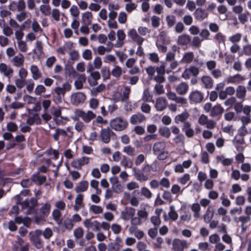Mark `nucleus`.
<instances>
[{
	"mask_svg": "<svg viewBox=\"0 0 251 251\" xmlns=\"http://www.w3.org/2000/svg\"><path fill=\"white\" fill-rule=\"evenodd\" d=\"M146 71L151 79L154 80L157 82H163L165 80L164 75L165 72V63L162 62L161 65L157 67L150 66L146 69Z\"/></svg>",
	"mask_w": 251,
	"mask_h": 251,
	"instance_id": "f257e3e1",
	"label": "nucleus"
},
{
	"mask_svg": "<svg viewBox=\"0 0 251 251\" xmlns=\"http://www.w3.org/2000/svg\"><path fill=\"white\" fill-rule=\"evenodd\" d=\"M75 116L72 117V119L74 121L78 120L81 118L85 123H89L92 120L96 117V114L92 111L88 110L85 112L81 109H75Z\"/></svg>",
	"mask_w": 251,
	"mask_h": 251,
	"instance_id": "f03ea898",
	"label": "nucleus"
},
{
	"mask_svg": "<svg viewBox=\"0 0 251 251\" xmlns=\"http://www.w3.org/2000/svg\"><path fill=\"white\" fill-rule=\"evenodd\" d=\"M153 151L159 160L165 159L168 155V151L166 150V143L164 142H157L153 146Z\"/></svg>",
	"mask_w": 251,
	"mask_h": 251,
	"instance_id": "7ed1b4c3",
	"label": "nucleus"
},
{
	"mask_svg": "<svg viewBox=\"0 0 251 251\" xmlns=\"http://www.w3.org/2000/svg\"><path fill=\"white\" fill-rule=\"evenodd\" d=\"M127 125L126 120L122 117L115 118L110 121V127L116 131H122L126 128Z\"/></svg>",
	"mask_w": 251,
	"mask_h": 251,
	"instance_id": "20e7f679",
	"label": "nucleus"
},
{
	"mask_svg": "<svg viewBox=\"0 0 251 251\" xmlns=\"http://www.w3.org/2000/svg\"><path fill=\"white\" fill-rule=\"evenodd\" d=\"M36 200L35 199L31 200H26L22 203V206L24 213L27 214H30L34 211V207L36 205Z\"/></svg>",
	"mask_w": 251,
	"mask_h": 251,
	"instance_id": "39448f33",
	"label": "nucleus"
},
{
	"mask_svg": "<svg viewBox=\"0 0 251 251\" xmlns=\"http://www.w3.org/2000/svg\"><path fill=\"white\" fill-rule=\"evenodd\" d=\"M189 244L186 240L176 238L173 241L172 250L173 251H183L188 248Z\"/></svg>",
	"mask_w": 251,
	"mask_h": 251,
	"instance_id": "423d86ee",
	"label": "nucleus"
},
{
	"mask_svg": "<svg viewBox=\"0 0 251 251\" xmlns=\"http://www.w3.org/2000/svg\"><path fill=\"white\" fill-rule=\"evenodd\" d=\"M86 100V96L82 92L73 93L71 96V102L72 104L77 106L84 103Z\"/></svg>",
	"mask_w": 251,
	"mask_h": 251,
	"instance_id": "0eeeda50",
	"label": "nucleus"
},
{
	"mask_svg": "<svg viewBox=\"0 0 251 251\" xmlns=\"http://www.w3.org/2000/svg\"><path fill=\"white\" fill-rule=\"evenodd\" d=\"M72 89V85L68 82H64L61 87L58 86L54 88V92L60 98L64 97L67 92L70 91Z\"/></svg>",
	"mask_w": 251,
	"mask_h": 251,
	"instance_id": "6e6552de",
	"label": "nucleus"
},
{
	"mask_svg": "<svg viewBox=\"0 0 251 251\" xmlns=\"http://www.w3.org/2000/svg\"><path fill=\"white\" fill-rule=\"evenodd\" d=\"M89 162V157L82 156L73 160L71 163V165L75 169H80L83 166L88 164Z\"/></svg>",
	"mask_w": 251,
	"mask_h": 251,
	"instance_id": "1a4fd4ad",
	"label": "nucleus"
},
{
	"mask_svg": "<svg viewBox=\"0 0 251 251\" xmlns=\"http://www.w3.org/2000/svg\"><path fill=\"white\" fill-rule=\"evenodd\" d=\"M128 36L138 45H142L144 41V38L142 37L138 34L137 31L135 29H131L128 31Z\"/></svg>",
	"mask_w": 251,
	"mask_h": 251,
	"instance_id": "9d476101",
	"label": "nucleus"
},
{
	"mask_svg": "<svg viewBox=\"0 0 251 251\" xmlns=\"http://www.w3.org/2000/svg\"><path fill=\"white\" fill-rule=\"evenodd\" d=\"M83 225L88 230L92 229L94 231L100 230V223L97 221H91L90 219H86L83 222Z\"/></svg>",
	"mask_w": 251,
	"mask_h": 251,
	"instance_id": "9b49d317",
	"label": "nucleus"
},
{
	"mask_svg": "<svg viewBox=\"0 0 251 251\" xmlns=\"http://www.w3.org/2000/svg\"><path fill=\"white\" fill-rule=\"evenodd\" d=\"M135 209L131 207H126L121 213V218L127 221L133 217L135 215Z\"/></svg>",
	"mask_w": 251,
	"mask_h": 251,
	"instance_id": "f8f14e48",
	"label": "nucleus"
},
{
	"mask_svg": "<svg viewBox=\"0 0 251 251\" xmlns=\"http://www.w3.org/2000/svg\"><path fill=\"white\" fill-rule=\"evenodd\" d=\"M167 106V101L165 98L160 97L156 100L154 107L158 111H162L165 109Z\"/></svg>",
	"mask_w": 251,
	"mask_h": 251,
	"instance_id": "ddd939ff",
	"label": "nucleus"
},
{
	"mask_svg": "<svg viewBox=\"0 0 251 251\" xmlns=\"http://www.w3.org/2000/svg\"><path fill=\"white\" fill-rule=\"evenodd\" d=\"M203 95L198 91L192 92L189 95V99L191 103H197L201 102L203 99Z\"/></svg>",
	"mask_w": 251,
	"mask_h": 251,
	"instance_id": "4468645a",
	"label": "nucleus"
},
{
	"mask_svg": "<svg viewBox=\"0 0 251 251\" xmlns=\"http://www.w3.org/2000/svg\"><path fill=\"white\" fill-rule=\"evenodd\" d=\"M146 120L145 116L141 113H138L132 115L130 118V122L132 125H137Z\"/></svg>",
	"mask_w": 251,
	"mask_h": 251,
	"instance_id": "2eb2a0df",
	"label": "nucleus"
},
{
	"mask_svg": "<svg viewBox=\"0 0 251 251\" xmlns=\"http://www.w3.org/2000/svg\"><path fill=\"white\" fill-rule=\"evenodd\" d=\"M0 72L5 76L10 78L14 71L10 66L7 65L5 63L0 64Z\"/></svg>",
	"mask_w": 251,
	"mask_h": 251,
	"instance_id": "dca6fc26",
	"label": "nucleus"
},
{
	"mask_svg": "<svg viewBox=\"0 0 251 251\" xmlns=\"http://www.w3.org/2000/svg\"><path fill=\"white\" fill-rule=\"evenodd\" d=\"M30 71L31 74L32 78L33 80H37L42 78V73L36 65H31L30 67Z\"/></svg>",
	"mask_w": 251,
	"mask_h": 251,
	"instance_id": "f3484780",
	"label": "nucleus"
},
{
	"mask_svg": "<svg viewBox=\"0 0 251 251\" xmlns=\"http://www.w3.org/2000/svg\"><path fill=\"white\" fill-rule=\"evenodd\" d=\"M245 79L244 76L240 74H236L232 76H228L225 80L227 83L238 84Z\"/></svg>",
	"mask_w": 251,
	"mask_h": 251,
	"instance_id": "a211bd4d",
	"label": "nucleus"
},
{
	"mask_svg": "<svg viewBox=\"0 0 251 251\" xmlns=\"http://www.w3.org/2000/svg\"><path fill=\"white\" fill-rule=\"evenodd\" d=\"M208 12L204 9L197 8L194 13V16L196 19L201 21L208 17Z\"/></svg>",
	"mask_w": 251,
	"mask_h": 251,
	"instance_id": "6ab92c4d",
	"label": "nucleus"
},
{
	"mask_svg": "<svg viewBox=\"0 0 251 251\" xmlns=\"http://www.w3.org/2000/svg\"><path fill=\"white\" fill-rule=\"evenodd\" d=\"M112 133L109 128L102 129L100 131V137L104 143H108L110 141L111 134Z\"/></svg>",
	"mask_w": 251,
	"mask_h": 251,
	"instance_id": "aec40b11",
	"label": "nucleus"
},
{
	"mask_svg": "<svg viewBox=\"0 0 251 251\" xmlns=\"http://www.w3.org/2000/svg\"><path fill=\"white\" fill-rule=\"evenodd\" d=\"M24 61V56L22 53H20L15 56L12 59V63L13 65L17 67H21L23 66Z\"/></svg>",
	"mask_w": 251,
	"mask_h": 251,
	"instance_id": "412c9836",
	"label": "nucleus"
},
{
	"mask_svg": "<svg viewBox=\"0 0 251 251\" xmlns=\"http://www.w3.org/2000/svg\"><path fill=\"white\" fill-rule=\"evenodd\" d=\"M89 186V183L86 180H83L80 182L75 187L76 193L80 194L81 192H84L87 190Z\"/></svg>",
	"mask_w": 251,
	"mask_h": 251,
	"instance_id": "4be33fe9",
	"label": "nucleus"
},
{
	"mask_svg": "<svg viewBox=\"0 0 251 251\" xmlns=\"http://www.w3.org/2000/svg\"><path fill=\"white\" fill-rule=\"evenodd\" d=\"M117 37L118 40L115 44V47L116 48H121L124 44V40L126 37V34L124 31L122 30H119L117 31Z\"/></svg>",
	"mask_w": 251,
	"mask_h": 251,
	"instance_id": "5701e85b",
	"label": "nucleus"
},
{
	"mask_svg": "<svg viewBox=\"0 0 251 251\" xmlns=\"http://www.w3.org/2000/svg\"><path fill=\"white\" fill-rule=\"evenodd\" d=\"M189 86L186 82H181L176 86V92L180 95H185L188 91Z\"/></svg>",
	"mask_w": 251,
	"mask_h": 251,
	"instance_id": "b1692460",
	"label": "nucleus"
},
{
	"mask_svg": "<svg viewBox=\"0 0 251 251\" xmlns=\"http://www.w3.org/2000/svg\"><path fill=\"white\" fill-rule=\"evenodd\" d=\"M182 130L186 136L189 138L192 137L194 135V130L191 127L189 122L184 123L182 127Z\"/></svg>",
	"mask_w": 251,
	"mask_h": 251,
	"instance_id": "393cba45",
	"label": "nucleus"
},
{
	"mask_svg": "<svg viewBox=\"0 0 251 251\" xmlns=\"http://www.w3.org/2000/svg\"><path fill=\"white\" fill-rule=\"evenodd\" d=\"M82 23L84 25H90L93 20V15L91 12L87 11L82 14Z\"/></svg>",
	"mask_w": 251,
	"mask_h": 251,
	"instance_id": "a878e982",
	"label": "nucleus"
},
{
	"mask_svg": "<svg viewBox=\"0 0 251 251\" xmlns=\"http://www.w3.org/2000/svg\"><path fill=\"white\" fill-rule=\"evenodd\" d=\"M84 195L82 194H78L75 200V203L74 207V210L76 211H78L83 206L82 201Z\"/></svg>",
	"mask_w": 251,
	"mask_h": 251,
	"instance_id": "bb28decb",
	"label": "nucleus"
},
{
	"mask_svg": "<svg viewBox=\"0 0 251 251\" xmlns=\"http://www.w3.org/2000/svg\"><path fill=\"white\" fill-rule=\"evenodd\" d=\"M194 58V55L193 52L189 51L185 52L183 55L182 58L180 61V63L182 64H189L192 62Z\"/></svg>",
	"mask_w": 251,
	"mask_h": 251,
	"instance_id": "cd10ccee",
	"label": "nucleus"
},
{
	"mask_svg": "<svg viewBox=\"0 0 251 251\" xmlns=\"http://www.w3.org/2000/svg\"><path fill=\"white\" fill-rule=\"evenodd\" d=\"M26 124L29 126L32 125L34 124L40 125L42 124V120L38 114H35L32 116L28 118L26 120Z\"/></svg>",
	"mask_w": 251,
	"mask_h": 251,
	"instance_id": "c85d7f7f",
	"label": "nucleus"
},
{
	"mask_svg": "<svg viewBox=\"0 0 251 251\" xmlns=\"http://www.w3.org/2000/svg\"><path fill=\"white\" fill-rule=\"evenodd\" d=\"M189 117V113L186 111H184L181 113V114L176 115L175 117V121L176 124H178L179 123H183L184 124V123L187 122H186V121L188 119Z\"/></svg>",
	"mask_w": 251,
	"mask_h": 251,
	"instance_id": "c756f323",
	"label": "nucleus"
},
{
	"mask_svg": "<svg viewBox=\"0 0 251 251\" xmlns=\"http://www.w3.org/2000/svg\"><path fill=\"white\" fill-rule=\"evenodd\" d=\"M236 96L237 98L244 100L246 95V89L244 86L239 85L236 89Z\"/></svg>",
	"mask_w": 251,
	"mask_h": 251,
	"instance_id": "7c9ffc66",
	"label": "nucleus"
},
{
	"mask_svg": "<svg viewBox=\"0 0 251 251\" xmlns=\"http://www.w3.org/2000/svg\"><path fill=\"white\" fill-rule=\"evenodd\" d=\"M85 80V75H80L74 82V85L75 88L77 90L82 89Z\"/></svg>",
	"mask_w": 251,
	"mask_h": 251,
	"instance_id": "2f4dec72",
	"label": "nucleus"
},
{
	"mask_svg": "<svg viewBox=\"0 0 251 251\" xmlns=\"http://www.w3.org/2000/svg\"><path fill=\"white\" fill-rule=\"evenodd\" d=\"M214 215V210L211 207H209L206 210L205 213L203 216V220L205 223H209L212 220Z\"/></svg>",
	"mask_w": 251,
	"mask_h": 251,
	"instance_id": "473e14b6",
	"label": "nucleus"
},
{
	"mask_svg": "<svg viewBox=\"0 0 251 251\" xmlns=\"http://www.w3.org/2000/svg\"><path fill=\"white\" fill-rule=\"evenodd\" d=\"M238 219L239 221L241 223V226L242 229L246 230L248 226L247 224L251 221V217H249V216H241L239 217Z\"/></svg>",
	"mask_w": 251,
	"mask_h": 251,
	"instance_id": "72a5a7b5",
	"label": "nucleus"
},
{
	"mask_svg": "<svg viewBox=\"0 0 251 251\" xmlns=\"http://www.w3.org/2000/svg\"><path fill=\"white\" fill-rule=\"evenodd\" d=\"M190 42V37L189 35L183 34L178 36L177 43L181 46L187 45Z\"/></svg>",
	"mask_w": 251,
	"mask_h": 251,
	"instance_id": "f704fd0d",
	"label": "nucleus"
},
{
	"mask_svg": "<svg viewBox=\"0 0 251 251\" xmlns=\"http://www.w3.org/2000/svg\"><path fill=\"white\" fill-rule=\"evenodd\" d=\"M201 82L206 88H211L213 84L212 78L209 76H203L201 78Z\"/></svg>",
	"mask_w": 251,
	"mask_h": 251,
	"instance_id": "c9c22d12",
	"label": "nucleus"
},
{
	"mask_svg": "<svg viewBox=\"0 0 251 251\" xmlns=\"http://www.w3.org/2000/svg\"><path fill=\"white\" fill-rule=\"evenodd\" d=\"M31 179L32 181L41 185L46 181V177L44 176H40L38 173H37L32 175Z\"/></svg>",
	"mask_w": 251,
	"mask_h": 251,
	"instance_id": "e433bc0d",
	"label": "nucleus"
},
{
	"mask_svg": "<svg viewBox=\"0 0 251 251\" xmlns=\"http://www.w3.org/2000/svg\"><path fill=\"white\" fill-rule=\"evenodd\" d=\"M158 132L161 136L166 138H170L171 135L170 129L167 126L160 127L158 129Z\"/></svg>",
	"mask_w": 251,
	"mask_h": 251,
	"instance_id": "4c0bfd02",
	"label": "nucleus"
},
{
	"mask_svg": "<svg viewBox=\"0 0 251 251\" xmlns=\"http://www.w3.org/2000/svg\"><path fill=\"white\" fill-rule=\"evenodd\" d=\"M68 134L66 130L58 128L56 129L53 135V137L55 141H58L59 136H62L63 137H65L68 136Z\"/></svg>",
	"mask_w": 251,
	"mask_h": 251,
	"instance_id": "58836bf2",
	"label": "nucleus"
},
{
	"mask_svg": "<svg viewBox=\"0 0 251 251\" xmlns=\"http://www.w3.org/2000/svg\"><path fill=\"white\" fill-rule=\"evenodd\" d=\"M224 109L220 105H216L211 109L210 115L212 117H215L223 113Z\"/></svg>",
	"mask_w": 251,
	"mask_h": 251,
	"instance_id": "ea45409f",
	"label": "nucleus"
},
{
	"mask_svg": "<svg viewBox=\"0 0 251 251\" xmlns=\"http://www.w3.org/2000/svg\"><path fill=\"white\" fill-rule=\"evenodd\" d=\"M133 171L134 172V176L137 180L140 181H145L148 179V176H147L144 175L140 171H136L135 168L133 169Z\"/></svg>",
	"mask_w": 251,
	"mask_h": 251,
	"instance_id": "a19ab883",
	"label": "nucleus"
},
{
	"mask_svg": "<svg viewBox=\"0 0 251 251\" xmlns=\"http://www.w3.org/2000/svg\"><path fill=\"white\" fill-rule=\"evenodd\" d=\"M130 93V88L129 86H125L124 87V90L123 91V94L121 97V100L123 102H127L128 99L129 95Z\"/></svg>",
	"mask_w": 251,
	"mask_h": 251,
	"instance_id": "79ce46f5",
	"label": "nucleus"
},
{
	"mask_svg": "<svg viewBox=\"0 0 251 251\" xmlns=\"http://www.w3.org/2000/svg\"><path fill=\"white\" fill-rule=\"evenodd\" d=\"M63 162V158H62L57 164L52 163L50 159H47L46 160V164L48 166H51L55 168V170L54 171L55 175H56L59 167L62 165Z\"/></svg>",
	"mask_w": 251,
	"mask_h": 251,
	"instance_id": "37998d69",
	"label": "nucleus"
},
{
	"mask_svg": "<svg viewBox=\"0 0 251 251\" xmlns=\"http://www.w3.org/2000/svg\"><path fill=\"white\" fill-rule=\"evenodd\" d=\"M112 76L116 78H119L123 73V70L121 67L116 65H114L113 68L111 72Z\"/></svg>",
	"mask_w": 251,
	"mask_h": 251,
	"instance_id": "c03bdc74",
	"label": "nucleus"
},
{
	"mask_svg": "<svg viewBox=\"0 0 251 251\" xmlns=\"http://www.w3.org/2000/svg\"><path fill=\"white\" fill-rule=\"evenodd\" d=\"M50 204L46 202L44 203L43 206L40 208V212L42 215H44L45 217H48L50 211Z\"/></svg>",
	"mask_w": 251,
	"mask_h": 251,
	"instance_id": "a18cd8bd",
	"label": "nucleus"
},
{
	"mask_svg": "<svg viewBox=\"0 0 251 251\" xmlns=\"http://www.w3.org/2000/svg\"><path fill=\"white\" fill-rule=\"evenodd\" d=\"M201 209L200 205L198 203H195L192 205L191 210L194 213L193 216L194 218L198 219L200 217Z\"/></svg>",
	"mask_w": 251,
	"mask_h": 251,
	"instance_id": "49530a36",
	"label": "nucleus"
},
{
	"mask_svg": "<svg viewBox=\"0 0 251 251\" xmlns=\"http://www.w3.org/2000/svg\"><path fill=\"white\" fill-rule=\"evenodd\" d=\"M76 121L74 126L75 130L79 133L83 132L86 128V126L82 121L78 120Z\"/></svg>",
	"mask_w": 251,
	"mask_h": 251,
	"instance_id": "de8ad7c7",
	"label": "nucleus"
},
{
	"mask_svg": "<svg viewBox=\"0 0 251 251\" xmlns=\"http://www.w3.org/2000/svg\"><path fill=\"white\" fill-rule=\"evenodd\" d=\"M120 164L126 168H131L132 166V161L125 155L122 157L120 161Z\"/></svg>",
	"mask_w": 251,
	"mask_h": 251,
	"instance_id": "09e8293b",
	"label": "nucleus"
},
{
	"mask_svg": "<svg viewBox=\"0 0 251 251\" xmlns=\"http://www.w3.org/2000/svg\"><path fill=\"white\" fill-rule=\"evenodd\" d=\"M31 241L33 245L38 249H40L43 248L44 243L43 240L41 238H30Z\"/></svg>",
	"mask_w": 251,
	"mask_h": 251,
	"instance_id": "8fccbe9b",
	"label": "nucleus"
},
{
	"mask_svg": "<svg viewBox=\"0 0 251 251\" xmlns=\"http://www.w3.org/2000/svg\"><path fill=\"white\" fill-rule=\"evenodd\" d=\"M17 46L19 50L22 52H26L28 50V46L26 42L22 40L17 41Z\"/></svg>",
	"mask_w": 251,
	"mask_h": 251,
	"instance_id": "3c124183",
	"label": "nucleus"
},
{
	"mask_svg": "<svg viewBox=\"0 0 251 251\" xmlns=\"http://www.w3.org/2000/svg\"><path fill=\"white\" fill-rule=\"evenodd\" d=\"M161 83L162 82H157V83L155 85L153 90L155 95H160L164 93L165 90L163 85L161 84Z\"/></svg>",
	"mask_w": 251,
	"mask_h": 251,
	"instance_id": "603ef678",
	"label": "nucleus"
},
{
	"mask_svg": "<svg viewBox=\"0 0 251 251\" xmlns=\"http://www.w3.org/2000/svg\"><path fill=\"white\" fill-rule=\"evenodd\" d=\"M136 193L139 194V192L136 190L132 192V196L129 200L130 204L133 206H137L139 203V200L136 196Z\"/></svg>",
	"mask_w": 251,
	"mask_h": 251,
	"instance_id": "864d4df0",
	"label": "nucleus"
},
{
	"mask_svg": "<svg viewBox=\"0 0 251 251\" xmlns=\"http://www.w3.org/2000/svg\"><path fill=\"white\" fill-rule=\"evenodd\" d=\"M142 99L145 102H152L153 101L152 96L150 94L148 89L144 90Z\"/></svg>",
	"mask_w": 251,
	"mask_h": 251,
	"instance_id": "5fc2aeb1",
	"label": "nucleus"
},
{
	"mask_svg": "<svg viewBox=\"0 0 251 251\" xmlns=\"http://www.w3.org/2000/svg\"><path fill=\"white\" fill-rule=\"evenodd\" d=\"M52 216L54 220L58 224V225L60 224L61 223V220L60 219L61 213L60 211L58 209H54L52 213Z\"/></svg>",
	"mask_w": 251,
	"mask_h": 251,
	"instance_id": "6e6d98bb",
	"label": "nucleus"
},
{
	"mask_svg": "<svg viewBox=\"0 0 251 251\" xmlns=\"http://www.w3.org/2000/svg\"><path fill=\"white\" fill-rule=\"evenodd\" d=\"M103 62L105 63H114L116 64V58L112 54H107L105 55L103 58Z\"/></svg>",
	"mask_w": 251,
	"mask_h": 251,
	"instance_id": "4d7b16f0",
	"label": "nucleus"
},
{
	"mask_svg": "<svg viewBox=\"0 0 251 251\" xmlns=\"http://www.w3.org/2000/svg\"><path fill=\"white\" fill-rule=\"evenodd\" d=\"M90 185L92 188L95 190L97 194H100L101 193V190L99 188V182L98 181L92 179L90 181Z\"/></svg>",
	"mask_w": 251,
	"mask_h": 251,
	"instance_id": "13d9d810",
	"label": "nucleus"
},
{
	"mask_svg": "<svg viewBox=\"0 0 251 251\" xmlns=\"http://www.w3.org/2000/svg\"><path fill=\"white\" fill-rule=\"evenodd\" d=\"M168 215L169 218L174 221L177 219L178 214L176 211L175 207L173 205H171L170 207V211L168 213Z\"/></svg>",
	"mask_w": 251,
	"mask_h": 251,
	"instance_id": "bf43d9fd",
	"label": "nucleus"
},
{
	"mask_svg": "<svg viewBox=\"0 0 251 251\" xmlns=\"http://www.w3.org/2000/svg\"><path fill=\"white\" fill-rule=\"evenodd\" d=\"M149 59L153 63H157L159 61V57L158 54L155 52L148 54Z\"/></svg>",
	"mask_w": 251,
	"mask_h": 251,
	"instance_id": "052dcab7",
	"label": "nucleus"
},
{
	"mask_svg": "<svg viewBox=\"0 0 251 251\" xmlns=\"http://www.w3.org/2000/svg\"><path fill=\"white\" fill-rule=\"evenodd\" d=\"M190 176L188 174H185L182 176L177 178V181L182 185H185L190 181Z\"/></svg>",
	"mask_w": 251,
	"mask_h": 251,
	"instance_id": "680f3d73",
	"label": "nucleus"
},
{
	"mask_svg": "<svg viewBox=\"0 0 251 251\" xmlns=\"http://www.w3.org/2000/svg\"><path fill=\"white\" fill-rule=\"evenodd\" d=\"M141 195L147 198V199H150L152 196V193L149 189L146 187H143L141 189Z\"/></svg>",
	"mask_w": 251,
	"mask_h": 251,
	"instance_id": "e2e57ef3",
	"label": "nucleus"
},
{
	"mask_svg": "<svg viewBox=\"0 0 251 251\" xmlns=\"http://www.w3.org/2000/svg\"><path fill=\"white\" fill-rule=\"evenodd\" d=\"M242 38V34L239 33H236L232 36H230L228 40L233 44H237L239 42Z\"/></svg>",
	"mask_w": 251,
	"mask_h": 251,
	"instance_id": "0e129e2a",
	"label": "nucleus"
},
{
	"mask_svg": "<svg viewBox=\"0 0 251 251\" xmlns=\"http://www.w3.org/2000/svg\"><path fill=\"white\" fill-rule=\"evenodd\" d=\"M31 28L34 32H42L43 30L36 19H33L31 24Z\"/></svg>",
	"mask_w": 251,
	"mask_h": 251,
	"instance_id": "69168bd1",
	"label": "nucleus"
},
{
	"mask_svg": "<svg viewBox=\"0 0 251 251\" xmlns=\"http://www.w3.org/2000/svg\"><path fill=\"white\" fill-rule=\"evenodd\" d=\"M25 27V25H23L22 28H20L18 29H16V30H15V39L17 41L22 40V39L24 36V33L23 30H24Z\"/></svg>",
	"mask_w": 251,
	"mask_h": 251,
	"instance_id": "338daca9",
	"label": "nucleus"
},
{
	"mask_svg": "<svg viewBox=\"0 0 251 251\" xmlns=\"http://www.w3.org/2000/svg\"><path fill=\"white\" fill-rule=\"evenodd\" d=\"M126 188L128 191L136 190L139 188V184L134 181H131L126 184Z\"/></svg>",
	"mask_w": 251,
	"mask_h": 251,
	"instance_id": "774afa93",
	"label": "nucleus"
}]
</instances>
